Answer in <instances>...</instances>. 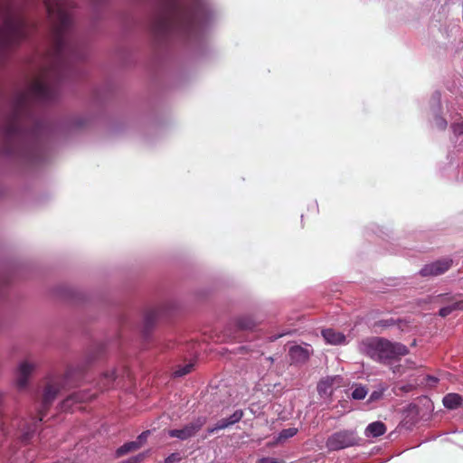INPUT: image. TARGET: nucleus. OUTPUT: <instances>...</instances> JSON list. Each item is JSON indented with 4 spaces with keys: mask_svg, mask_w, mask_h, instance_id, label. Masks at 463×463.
Here are the masks:
<instances>
[{
    "mask_svg": "<svg viewBox=\"0 0 463 463\" xmlns=\"http://www.w3.org/2000/svg\"><path fill=\"white\" fill-rule=\"evenodd\" d=\"M24 5L18 0H0V57L28 38L36 25L24 15Z\"/></svg>",
    "mask_w": 463,
    "mask_h": 463,
    "instance_id": "1",
    "label": "nucleus"
},
{
    "mask_svg": "<svg viewBox=\"0 0 463 463\" xmlns=\"http://www.w3.org/2000/svg\"><path fill=\"white\" fill-rule=\"evenodd\" d=\"M24 5L18 0H0V57L28 38L36 25L24 15Z\"/></svg>",
    "mask_w": 463,
    "mask_h": 463,
    "instance_id": "2",
    "label": "nucleus"
},
{
    "mask_svg": "<svg viewBox=\"0 0 463 463\" xmlns=\"http://www.w3.org/2000/svg\"><path fill=\"white\" fill-rule=\"evenodd\" d=\"M138 449H140V442H136L135 440L129 441V442L123 444L121 447H119L116 450V455H117V457H122V456L128 454V452L135 451Z\"/></svg>",
    "mask_w": 463,
    "mask_h": 463,
    "instance_id": "17",
    "label": "nucleus"
},
{
    "mask_svg": "<svg viewBox=\"0 0 463 463\" xmlns=\"http://www.w3.org/2000/svg\"><path fill=\"white\" fill-rule=\"evenodd\" d=\"M386 390H387V385L383 384V383L379 384V385H378V387H377V389H376V390H374V391L370 394V397H369V400H368V401H369L370 402H376V401L380 400V399L383 397V393H384V392H385Z\"/></svg>",
    "mask_w": 463,
    "mask_h": 463,
    "instance_id": "19",
    "label": "nucleus"
},
{
    "mask_svg": "<svg viewBox=\"0 0 463 463\" xmlns=\"http://www.w3.org/2000/svg\"><path fill=\"white\" fill-rule=\"evenodd\" d=\"M156 14L152 31L157 37H165L174 32L188 33L195 24L194 12L181 0H156Z\"/></svg>",
    "mask_w": 463,
    "mask_h": 463,
    "instance_id": "3",
    "label": "nucleus"
},
{
    "mask_svg": "<svg viewBox=\"0 0 463 463\" xmlns=\"http://www.w3.org/2000/svg\"><path fill=\"white\" fill-rule=\"evenodd\" d=\"M313 348L307 343L296 344L291 342V364H305L313 354Z\"/></svg>",
    "mask_w": 463,
    "mask_h": 463,
    "instance_id": "8",
    "label": "nucleus"
},
{
    "mask_svg": "<svg viewBox=\"0 0 463 463\" xmlns=\"http://www.w3.org/2000/svg\"><path fill=\"white\" fill-rule=\"evenodd\" d=\"M296 432H297V430H296L291 429V432H290L291 437H292L293 435H295V434H296Z\"/></svg>",
    "mask_w": 463,
    "mask_h": 463,
    "instance_id": "33",
    "label": "nucleus"
},
{
    "mask_svg": "<svg viewBox=\"0 0 463 463\" xmlns=\"http://www.w3.org/2000/svg\"><path fill=\"white\" fill-rule=\"evenodd\" d=\"M342 383V378L338 375L336 376H327L320 380L317 384V392L319 395L323 398H328L332 395L334 390L337 387H340Z\"/></svg>",
    "mask_w": 463,
    "mask_h": 463,
    "instance_id": "10",
    "label": "nucleus"
},
{
    "mask_svg": "<svg viewBox=\"0 0 463 463\" xmlns=\"http://www.w3.org/2000/svg\"><path fill=\"white\" fill-rule=\"evenodd\" d=\"M116 378H117V375H116L115 370L105 372L101 375V377L98 383L99 389L101 391L109 389L113 385V383L116 380Z\"/></svg>",
    "mask_w": 463,
    "mask_h": 463,
    "instance_id": "15",
    "label": "nucleus"
},
{
    "mask_svg": "<svg viewBox=\"0 0 463 463\" xmlns=\"http://www.w3.org/2000/svg\"><path fill=\"white\" fill-rule=\"evenodd\" d=\"M194 368V364L190 363V364H187L184 366H179L175 372H174V376L175 377H182V376H184L186 374H188L189 373L192 372Z\"/></svg>",
    "mask_w": 463,
    "mask_h": 463,
    "instance_id": "22",
    "label": "nucleus"
},
{
    "mask_svg": "<svg viewBox=\"0 0 463 463\" xmlns=\"http://www.w3.org/2000/svg\"><path fill=\"white\" fill-rule=\"evenodd\" d=\"M63 382H64V379L57 378V379H53V380L50 381L46 384L44 391H43V400H42V407L39 410V418L35 423L43 420V416L46 414V412H47L48 409L50 408V406L52 405V402L55 400L58 393L61 392V390L63 388ZM35 430H36V424H34L33 429L28 430L27 431H25L23 434V436H22L23 441H24V442L29 441L33 436V433L35 431Z\"/></svg>",
    "mask_w": 463,
    "mask_h": 463,
    "instance_id": "5",
    "label": "nucleus"
},
{
    "mask_svg": "<svg viewBox=\"0 0 463 463\" xmlns=\"http://www.w3.org/2000/svg\"><path fill=\"white\" fill-rule=\"evenodd\" d=\"M206 421L207 418L205 416H200L184 425L182 429L169 430L167 433L171 438H177L181 440H186L195 436V434L203 428Z\"/></svg>",
    "mask_w": 463,
    "mask_h": 463,
    "instance_id": "7",
    "label": "nucleus"
},
{
    "mask_svg": "<svg viewBox=\"0 0 463 463\" xmlns=\"http://www.w3.org/2000/svg\"><path fill=\"white\" fill-rule=\"evenodd\" d=\"M181 460L180 455L178 453L170 454L165 460V463H175Z\"/></svg>",
    "mask_w": 463,
    "mask_h": 463,
    "instance_id": "25",
    "label": "nucleus"
},
{
    "mask_svg": "<svg viewBox=\"0 0 463 463\" xmlns=\"http://www.w3.org/2000/svg\"><path fill=\"white\" fill-rule=\"evenodd\" d=\"M386 431L385 425L381 421H374L373 423H370L364 431V434L366 437H372L376 438L383 434H384Z\"/></svg>",
    "mask_w": 463,
    "mask_h": 463,
    "instance_id": "14",
    "label": "nucleus"
},
{
    "mask_svg": "<svg viewBox=\"0 0 463 463\" xmlns=\"http://www.w3.org/2000/svg\"><path fill=\"white\" fill-rule=\"evenodd\" d=\"M443 404L446 408L453 410L459 407L463 402L462 397L457 393H449L443 398Z\"/></svg>",
    "mask_w": 463,
    "mask_h": 463,
    "instance_id": "16",
    "label": "nucleus"
},
{
    "mask_svg": "<svg viewBox=\"0 0 463 463\" xmlns=\"http://www.w3.org/2000/svg\"><path fill=\"white\" fill-rule=\"evenodd\" d=\"M71 400L80 402L85 401V398L80 397V395L78 393H73L72 395H71L69 397V399L66 401V402L71 401Z\"/></svg>",
    "mask_w": 463,
    "mask_h": 463,
    "instance_id": "30",
    "label": "nucleus"
},
{
    "mask_svg": "<svg viewBox=\"0 0 463 463\" xmlns=\"http://www.w3.org/2000/svg\"><path fill=\"white\" fill-rule=\"evenodd\" d=\"M288 438H289V430H283L280 432L279 436L278 437L277 441L280 442V441L286 440Z\"/></svg>",
    "mask_w": 463,
    "mask_h": 463,
    "instance_id": "28",
    "label": "nucleus"
},
{
    "mask_svg": "<svg viewBox=\"0 0 463 463\" xmlns=\"http://www.w3.org/2000/svg\"><path fill=\"white\" fill-rule=\"evenodd\" d=\"M435 125L438 128L444 129L447 126V121L444 118L438 117L435 119Z\"/></svg>",
    "mask_w": 463,
    "mask_h": 463,
    "instance_id": "27",
    "label": "nucleus"
},
{
    "mask_svg": "<svg viewBox=\"0 0 463 463\" xmlns=\"http://www.w3.org/2000/svg\"><path fill=\"white\" fill-rule=\"evenodd\" d=\"M150 434L149 430L143 431L135 440L136 442H140V447L146 441L148 435Z\"/></svg>",
    "mask_w": 463,
    "mask_h": 463,
    "instance_id": "26",
    "label": "nucleus"
},
{
    "mask_svg": "<svg viewBox=\"0 0 463 463\" xmlns=\"http://www.w3.org/2000/svg\"><path fill=\"white\" fill-rule=\"evenodd\" d=\"M243 417V411L241 410L235 411L229 418L222 419L216 422V424L213 427H209L207 429V432L209 435L213 434L215 431L223 430L232 426L237 422H239Z\"/></svg>",
    "mask_w": 463,
    "mask_h": 463,
    "instance_id": "12",
    "label": "nucleus"
},
{
    "mask_svg": "<svg viewBox=\"0 0 463 463\" xmlns=\"http://www.w3.org/2000/svg\"><path fill=\"white\" fill-rule=\"evenodd\" d=\"M323 338L329 345H346L348 343L346 336L333 328H326L321 332Z\"/></svg>",
    "mask_w": 463,
    "mask_h": 463,
    "instance_id": "13",
    "label": "nucleus"
},
{
    "mask_svg": "<svg viewBox=\"0 0 463 463\" xmlns=\"http://www.w3.org/2000/svg\"><path fill=\"white\" fill-rule=\"evenodd\" d=\"M236 325L241 330H252L256 326V322L250 317H241L237 319Z\"/></svg>",
    "mask_w": 463,
    "mask_h": 463,
    "instance_id": "18",
    "label": "nucleus"
},
{
    "mask_svg": "<svg viewBox=\"0 0 463 463\" xmlns=\"http://www.w3.org/2000/svg\"><path fill=\"white\" fill-rule=\"evenodd\" d=\"M257 463H279V461L277 458L267 457L260 458Z\"/></svg>",
    "mask_w": 463,
    "mask_h": 463,
    "instance_id": "29",
    "label": "nucleus"
},
{
    "mask_svg": "<svg viewBox=\"0 0 463 463\" xmlns=\"http://www.w3.org/2000/svg\"><path fill=\"white\" fill-rule=\"evenodd\" d=\"M453 134L458 137L463 134V122H455L451 125Z\"/></svg>",
    "mask_w": 463,
    "mask_h": 463,
    "instance_id": "23",
    "label": "nucleus"
},
{
    "mask_svg": "<svg viewBox=\"0 0 463 463\" xmlns=\"http://www.w3.org/2000/svg\"><path fill=\"white\" fill-rule=\"evenodd\" d=\"M367 393H368V391L364 386H363L361 384H357L354 386V388L353 390L352 397L354 400H363L365 398Z\"/></svg>",
    "mask_w": 463,
    "mask_h": 463,
    "instance_id": "20",
    "label": "nucleus"
},
{
    "mask_svg": "<svg viewBox=\"0 0 463 463\" xmlns=\"http://www.w3.org/2000/svg\"><path fill=\"white\" fill-rule=\"evenodd\" d=\"M359 350L369 357L383 363L408 354V348L404 345L382 338L363 340L359 344Z\"/></svg>",
    "mask_w": 463,
    "mask_h": 463,
    "instance_id": "4",
    "label": "nucleus"
},
{
    "mask_svg": "<svg viewBox=\"0 0 463 463\" xmlns=\"http://www.w3.org/2000/svg\"><path fill=\"white\" fill-rule=\"evenodd\" d=\"M455 308H457V307H455V304L452 306L442 307L439 310V316L445 317L449 316Z\"/></svg>",
    "mask_w": 463,
    "mask_h": 463,
    "instance_id": "24",
    "label": "nucleus"
},
{
    "mask_svg": "<svg viewBox=\"0 0 463 463\" xmlns=\"http://www.w3.org/2000/svg\"><path fill=\"white\" fill-rule=\"evenodd\" d=\"M402 365H401V364H400V365H397V366H394V367L392 368V372H393L394 373H401V374H402V373H404L403 369H402Z\"/></svg>",
    "mask_w": 463,
    "mask_h": 463,
    "instance_id": "31",
    "label": "nucleus"
},
{
    "mask_svg": "<svg viewBox=\"0 0 463 463\" xmlns=\"http://www.w3.org/2000/svg\"><path fill=\"white\" fill-rule=\"evenodd\" d=\"M35 369V365L27 360L22 362L16 372L15 383L19 391L24 390L28 385V381Z\"/></svg>",
    "mask_w": 463,
    "mask_h": 463,
    "instance_id": "9",
    "label": "nucleus"
},
{
    "mask_svg": "<svg viewBox=\"0 0 463 463\" xmlns=\"http://www.w3.org/2000/svg\"><path fill=\"white\" fill-rule=\"evenodd\" d=\"M359 439L354 430H340L332 434L326 440L330 450H339L358 444Z\"/></svg>",
    "mask_w": 463,
    "mask_h": 463,
    "instance_id": "6",
    "label": "nucleus"
},
{
    "mask_svg": "<svg viewBox=\"0 0 463 463\" xmlns=\"http://www.w3.org/2000/svg\"><path fill=\"white\" fill-rule=\"evenodd\" d=\"M451 260L445 259L441 260H437L430 264L425 265L420 269V274L422 276H439L449 270L451 266Z\"/></svg>",
    "mask_w": 463,
    "mask_h": 463,
    "instance_id": "11",
    "label": "nucleus"
},
{
    "mask_svg": "<svg viewBox=\"0 0 463 463\" xmlns=\"http://www.w3.org/2000/svg\"><path fill=\"white\" fill-rule=\"evenodd\" d=\"M157 317V312L156 310H149L145 314L144 323L146 329H148L155 323Z\"/></svg>",
    "mask_w": 463,
    "mask_h": 463,
    "instance_id": "21",
    "label": "nucleus"
},
{
    "mask_svg": "<svg viewBox=\"0 0 463 463\" xmlns=\"http://www.w3.org/2000/svg\"><path fill=\"white\" fill-rule=\"evenodd\" d=\"M455 307H457L458 309H463V301L456 303Z\"/></svg>",
    "mask_w": 463,
    "mask_h": 463,
    "instance_id": "32",
    "label": "nucleus"
}]
</instances>
